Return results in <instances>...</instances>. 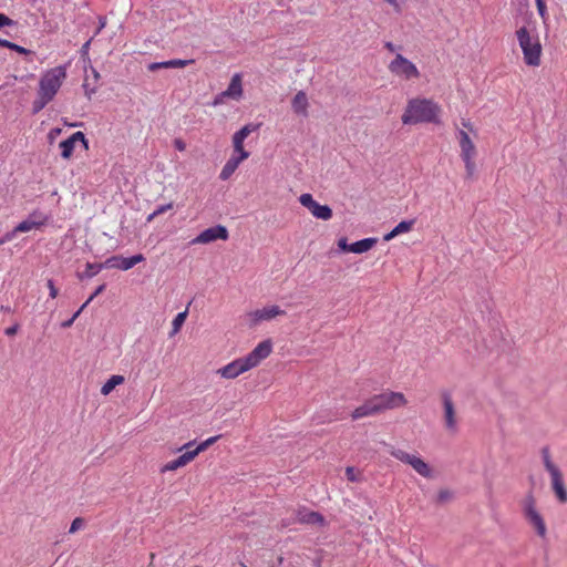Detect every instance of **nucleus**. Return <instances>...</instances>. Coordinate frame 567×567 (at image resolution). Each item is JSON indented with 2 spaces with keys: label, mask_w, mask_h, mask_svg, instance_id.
<instances>
[{
  "label": "nucleus",
  "mask_w": 567,
  "mask_h": 567,
  "mask_svg": "<svg viewBox=\"0 0 567 567\" xmlns=\"http://www.w3.org/2000/svg\"><path fill=\"white\" fill-rule=\"evenodd\" d=\"M406 404V400L401 392L384 391L365 400L352 413V420H359L367 416L377 415L385 410H392Z\"/></svg>",
  "instance_id": "nucleus-1"
},
{
  "label": "nucleus",
  "mask_w": 567,
  "mask_h": 567,
  "mask_svg": "<svg viewBox=\"0 0 567 567\" xmlns=\"http://www.w3.org/2000/svg\"><path fill=\"white\" fill-rule=\"evenodd\" d=\"M440 106L427 99H412L402 114V123L404 125H416L421 123H440Z\"/></svg>",
  "instance_id": "nucleus-2"
},
{
  "label": "nucleus",
  "mask_w": 567,
  "mask_h": 567,
  "mask_svg": "<svg viewBox=\"0 0 567 567\" xmlns=\"http://www.w3.org/2000/svg\"><path fill=\"white\" fill-rule=\"evenodd\" d=\"M516 38L522 49L524 62L528 66H538L540 64L542 44L537 33L530 34L526 27L516 31Z\"/></svg>",
  "instance_id": "nucleus-3"
},
{
  "label": "nucleus",
  "mask_w": 567,
  "mask_h": 567,
  "mask_svg": "<svg viewBox=\"0 0 567 567\" xmlns=\"http://www.w3.org/2000/svg\"><path fill=\"white\" fill-rule=\"evenodd\" d=\"M66 78V65H59L50 69L42 74L39 82V93L44 94L49 99H54L60 90L64 79Z\"/></svg>",
  "instance_id": "nucleus-4"
},
{
  "label": "nucleus",
  "mask_w": 567,
  "mask_h": 567,
  "mask_svg": "<svg viewBox=\"0 0 567 567\" xmlns=\"http://www.w3.org/2000/svg\"><path fill=\"white\" fill-rule=\"evenodd\" d=\"M523 514L537 535L544 538L547 534L546 524L543 516L536 509V502L532 493L527 494L523 502Z\"/></svg>",
  "instance_id": "nucleus-5"
},
{
  "label": "nucleus",
  "mask_w": 567,
  "mask_h": 567,
  "mask_svg": "<svg viewBox=\"0 0 567 567\" xmlns=\"http://www.w3.org/2000/svg\"><path fill=\"white\" fill-rule=\"evenodd\" d=\"M391 455L394 458L411 465L413 470L423 477L430 478L432 476V470L430 468L429 464L425 463L421 457L409 454L403 450H393Z\"/></svg>",
  "instance_id": "nucleus-6"
},
{
  "label": "nucleus",
  "mask_w": 567,
  "mask_h": 567,
  "mask_svg": "<svg viewBox=\"0 0 567 567\" xmlns=\"http://www.w3.org/2000/svg\"><path fill=\"white\" fill-rule=\"evenodd\" d=\"M389 69L392 73L408 80L420 76V72L415 64L401 54H396L394 60L391 61Z\"/></svg>",
  "instance_id": "nucleus-7"
},
{
  "label": "nucleus",
  "mask_w": 567,
  "mask_h": 567,
  "mask_svg": "<svg viewBox=\"0 0 567 567\" xmlns=\"http://www.w3.org/2000/svg\"><path fill=\"white\" fill-rule=\"evenodd\" d=\"M300 204L308 208L310 213L318 219L329 220L332 217V209L328 205H321L313 199L311 194H302L299 197Z\"/></svg>",
  "instance_id": "nucleus-8"
},
{
  "label": "nucleus",
  "mask_w": 567,
  "mask_h": 567,
  "mask_svg": "<svg viewBox=\"0 0 567 567\" xmlns=\"http://www.w3.org/2000/svg\"><path fill=\"white\" fill-rule=\"evenodd\" d=\"M144 260H145V257L143 254H136L131 257H123L121 255H114V256L109 257L103 262V266H106L107 269L109 268H117V269L126 271Z\"/></svg>",
  "instance_id": "nucleus-9"
},
{
  "label": "nucleus",
  "mask_w": 567,
  "mask_h": 567,
  "mask_svg": "<svg viewBox=\"0 0 567 567\" xmlns=\"http://www.w3.org/2000/svg\"><path fill=\"white\" fill-rule=\"evenodd\" d=\"M228 236L229 234L225 226L216 225L203 230L192 240V244H209L218 239L227 240Z\"/></svg>",
  "instance_id": "nucleus-10"
},
{
  "label": "nucleus",
  "mask_w": 567,
  "mask_h": 567,
  "mask_svg": "<svg viewBox=\"0 0 567 567\" xmlns=\"http://www.w3.org/2000/svg\"><path fill=\"white\" fill-rule=\"evenodd\" d=\"M76 143H81L84 147V150H89V141L85 137L84 133L81 131H78L73 133L70 137L66 140L60 142L59 148L61 150V157L64 159H69L73 152Z\"/></svg>",
  "instance_id": "nucleus-11"
},
{
  "label": "nucleus",
  "mask_w": 567,
  "mask_h": 567,
  "mask_svg": "<svg viewBox=\"0 0 567 567\" xmlns=\"http://www.w3.org/2000/svg\"><path fill=\"white\" fill-rule=\"evenodd\" d=\"M272 351V342L270 339L264 340L257 347L245 355L246 361L250 364L251 369L257 367L264 359L269 357Z\"/></svg>",
  "instance_id": "nucleus-12"
},
{
  "label": "nucleus",
  "mask_w": 567,
  "mask_h": 567,
  "mask_svg": "<svg viewBox=\"0 0 567 567\" xmlns=\"http://www.w3.org/2000/svg\"><path fill=\"white\" fill-rule=\"evenodd\" d=\"M250 364L245 357L238 358L218 370V373L225 379H235L239 374L250 370Z\"/></svg>",
  "instance_id": "nucleus-13"
},
{
  "label": "nucleus",
  "mask_w": 567,
  "mask_h": 567,
  "mask_svg": "<svg viewBox=\"0 0 567 567\" xmlns=\"http://www.w3.org/2000/svg\"><path fill=\"white\" fill-rule=\"evenodd\" d=\"M442 401L444 409V425L451 432H456L457 421L455 416V408L451 394L447 391L442 392Z\"/></svg>",
  "instance_id": "nucleus-14"
},
{
  "label": "nucleus",
  "mask_w": 567,
  "mask_h": 567,
  "mask_svg": "<svg viewBox=\"0 0 567 567\" xmlns=\"http://www.w3.org/2000/svg\"><path fill=\"white\" fill-rule=\"evenodd\" d=\"M47 220V216L38 210H34L28 216L27 219L22 220L16 226V231L28 233L32 229H39L45 225Z\"/></svg>",
  "instance_id": "nucleus-15"
},
{
  "label": "nucleus",
  "mask_w": 567,
  "mask_h": 567,
  "mask_svg": "<svg viewBox=\"0 0 567 567\" xmlns=\"http://www.w3.org/2000/svg\"><path fill=\"white\" fill-rule=\"evenodd\" d=\"M297 520L301 524L319 526H323L326 523V518L322 514L307 508H302L297 512Z\"/></svg>",
  "instance_id": "nucleus-16"
},
{
  "label": "nucleus",
  "mask_w": 567,
  "mask_h": 567,
  "mask_svg": "<svg viewBox=\"0 0 567 567\" xmlns=\"http://www.w3.org/2000/svg\"><path fill=\"white\" fill-rule=\"evenodd\" d=\"M553 491L560 503H567V489L565 487L561 472L550 474Z\"/></svg>",
  "instance_id": "nucleus-17"
},
{
  "label": "nucleus",
  "mask_w": 567,
  "mask_h": 567,
  "mask_svg": "<svg viewBox=\"0 0 567 567\" xmlns=\"http://www.w3.org/2000/svg\"><path fill=\"white\" fill-rule=\"evenodd\" d=\"M243 95L241 76L236 73L233 75L228 87L221 92V96H227L233 100H239Z\"/></svg>",
  "instance_id": "nucleus-18"
},
{
  "label": "nucleus",
  "mask_w": 567,
  "mask_h": 567,
  "mask_svg": "<svg viewBox=\"0 0 567 567\" xmlns=\"http://www.w3.org/2000/svg\"><path fill=\"white\" fill-rule=\"evenodd\" d=\"M194 60H182V59H173L162 62H153L148 64L150 71H156L159 69H179L185 68L186 65L193 63Z\"/></svg>",
  "instance_id": "nucleus-19"
},
{
  "label": "nucleus",
  "mask_w": 567,
  "mask_h": 567,
  "mask_svg": "<svg viewBox=\"0 0 567 567\" xmlns=\"http://www.w3.org/2000/svg\"><path fill=\"white\" fill-rule=\"evenodd\" d=\"M259 128V124H252V123H249V124H246L245 126H243L239 131H237L234 135H233V144H234V150H241V145H244V141L247 138V136L257 131Z\"/></svg>",
  "instance_id": "nucleus-20"
},
{
  "label": "nucleus",
  "mask_w": 567,
  "mask_h": 567,
  "mask_svg": "<svg viewBox=\"0 0 567 567\" xmlns=\"http://www.w3.org/2000/svg\"><path fill=\"white\" fill-rule=\"evenodd\" d=\"M285 311L278 306H269L252 312L254 320L256 322L262 320H271L272 318L284 315Z\"/></svg>",
  "instance_id": "nucleus-21"
},
{
  "label": "nucleus",
  "mask_w": 567,
  "mask_h": 567,
  "mask_svg": "<svg viewBox=\"0 0 567 567\" xmlns=\"http://www.w3.org/2000/svg\"><path fill=\"white\" fill-rule=\"evenodd\" d=\"M457 138L461 148V156L476 155L475 145L473 144L472 140L470 138L468 134L465 131L460 130L457 132Z\"/></svg>",
  "instance_id": "nucleus-22"
},
{
  "label": "nucleus",
  "mask_w": 567,
  "mask_h": 567,
  "mask_svg": "<svg viewBox=\"0 0 567 567\" xmlns=\"http://www.w3.org/2000/svg\"><path fill=\"white\" fill-rule=\"evenodd\" d=\"M414 223H415L414 219L400 221L390 233L384 235L383 240L390 241L398 235L410 231L412 229Z\"/></svg>",
  "instance_id": "nucleus-23"
},
{
  "label": "nucleus",
  "mask_w": 567,
  "mask_h": 567,
  "mask_svg": "<svg viewBox=\"0 0 567 567\" xmlns=\"http://www.w3.org/2000/svg\"><path fill=\"white\" fill-rule=\"evenodd\" d=\"M378 243V239L374 237H368L363 238L361 240H358L355 243L351 244V252L353 254H363L370 250L375 244Z\"/></svg>",
  "instance_id": "nucleus-24"
},
{
  "label": "nucleus",
  "mask_w": 567,
  "mask_h": 567,
  "mask_svg": "<svg viewBox=\"0 0 567 567\" xmlns=\"http://www.w3.org/2000/svg\"><path fill=\"white\" fill-rule=\"evenodd\" d=\"M103 269H107L106 266H103V262H86L85 270L83 272H79L76 276L80 280L93 278Z\"/></svg>",
  "instance_id": "nucleus-25"
},
{
  "label": "nucleus",
  "mask_w": 567,
  "mask_h": 567,
  "mask_svg": "<svg viewBox=\"0 0 567 567\" xmlns=\"http://www.w3.org/2000/svg\"><path fill=\"white\" fill-rule=\"evenodd\" d=\"M292 109L297 114H306L308 107V99L303 91H299L292 99Z\"/></svg>",
  "instance_id": "nucleus-26"
},
{
  "label": "nucleus",
  "mask_w": 567,
  "mask_h": 567,
  "mask_svg": "<svg viewBox=\"0 0 567 567\" xmlns=\"http://www.w3.org/2000/svg\"><path fill=\"white\" fill-rule=\"evenodd\" d=\"M239 162L235 158V155H233L224 165L221 168V172L219 174V178L221 181H227L237 169L239 166Z\"/></svg>",
  "instance_id": "nucleus-27"
},
{
  "label": "nucleus",
  "mask_w": 567,
  "mask_h": 567,
  "mask_svg": "<svg viewBox=\"0 0 567 567\" xmlns=\"http://www.w3.org/2000/svg\"><path fill=\"white\" fill-rule=\"evenodd\" d=\"M125 379L123 375L114 374L112 375L101 388V393L103 395H109L117 385L124 383Z\"/></svg>",
  "instance_id": "nucleus-28"
},
{
  "label": "nucleus",
  "mask_w": 567,
  "mask_h": 567,
  "mask_svg": "<svg viewBox=\"0 0 567 567\" xmlns=\"http://www.w3.org/2000/svg\"><path fill=\"white\" fill-rule=\"evenodd\" d=\"M194 445V442L190 441L186 444H184L179 450H186V452H184L181 457L183 458V462L185 465H187L189 462H192L198 454H199V451H197V447L193 449V450H189L190 446Z\"/></svg>",
  "instance_id": "nucleus-29"
},
{
  "label": "nucleus",
  "mask_w": 567,
  "mask_h": 567,
  "mask_svg": "<svg viewBox=\"0 0 567 567\" xmlns=\"http://www.w3.org/2000/svg\"><path fill=\"white\" fill-rule=\"evenodd\" d=\"M0 48H7L11 51H14L19 54H22V55H28V54H32V51L17 44V43H13L9 40H6V39H1L0 38Z\"/></svg>",
  "instance_id": "nucleus-30"
},
{
  "label": "nucleus",
  "mask_w": 567,
  "mask_h": 567,
  "mask_svg": "<svg viewBox=\"0 0 567 567\" xmlns=\"http://www.w3.org/2000/svg\"><path fill=\"white\" fill-rule=\"evenodd\" d=\"M542 457H543V462H544V466L546 468V471L549 473V474H553V473H556L558 471H560L553 462H551V458H550V454H549V449L547 446L543 447L542 449Z\"/></svg>",
  "instance_id": "nucleus-31"
},
{
  "label": "nucleus",
  "mask_w": 567,
  "mask_h": 567,
  "mask_svg": "<svg viewBox=\"0 0 567 567\" xmlns=\"http://www.w3.org/2000/svg\"><path fill=\"white\" fill-rule=\"evenodd\" d=\"M52 99H49L44 94H41L38 92L37 99L32 103V113L38 114L40 111H42L48 103H50Z\"/></svg>",
  "instance_id": "nucleus-32"
},
{
  "label": "nucleus",
  "mask_w": 567,
  "mask_h": 567,
  "mask_svg": "<svg viewBox=\"0 0 567 567\" xmlns=\"http://www.w3.org/2000/svg\"><path fill=\"white\" fill-rule=\"evenodd\" d=\"M187 318V311H183V312H179L175 316V318L173 319V322H172V326H173V330L171 332V336L177 333L179 331V329L182 328V326L184 324L185 320Z\"/></svg>",
  "instance_id": "nucleus-33"
},
{
  "label": "nucleus",
  "mask_w": 567,
  "mask_h": 567,
  "mask_svg": "<svg viewBox=\"0 0 567 567\" xmlns=\"http://www.w3.org/2000/svg\"><path fill=\"white\" fill-rule=\"evenodd\" d=\"M476 155H464V156H461L464 164H465V169H466V176L467 177H472L474 175V172H475V162H474V158H475Z\"/></svg>",
  "instance_id": "nucleus-34"
},
{
  "label": "nucleus",
  "mask_w": 567,
  "mask_h": 567,
  "mask_svg": "<svg viewBox=\"0 0 567 567\" xmlns=\"http://www.w3.org/2000/svg\"><path fill=\"white\" fill-rule=\"evenodd\" d=\"M183 466H185V464H184V462H183V458H182V457H181V455H179L177 458H175V460H173V461H171V462L166 463V464L161 468V472H162V473H165V472H169V471H175V470H177V468H179V467H183Z\"/></svg>",
  "instance_id": "nucleus-35"
},
{
  "label": "nucleus",
  "mask_w": 567,
  "mask_h": 567,
  "mask_svg": "<svg viewBox=\"0 0 567 567\" xmlns=\"http://www.w3.org/2000/svg\"><path fill=\"white\" fill-rule=\"evenodd\" d=\"M220 436L219 435H216V436H212L207 440H205L204 442L199 443L196 447H197V451L200 452H204L205 450H207L210 445H213Z\"/></svg>",
  "instance_id": "nucleus-36"
},
{
  "label": "nucleus",
  "mask_w": 567,
  "mask_h": 567,
  "mask_svg": "<svg viewBox=\"0 0 567 567\" xmlns=\"http://www.w3.org/2000/svg\"><path fill=\"white\" fill-rule=\"evenodd\" d=\"M453 497V493L449 489H441L437 494V498H436V502L440 503V504H443L445 502H449L450 499H452Z\"/></svg>",
  "instance_id": "nucleus-37"
},
{
  "label": "nucleus",
  "mask_w": 567,
  "mask_h": 567,
  "mask_svg": "<svg viewBox=\"0 0 567 567\" xmlns=\"http://www.w3.org/2000/svg\"><path fill=\"white\" fill-rule=\"evenodd\" d=\"M84 526V519L81 518V517H76L73 519V522L71 523V526H70V529H69V533L70 534H74L75 532H78L80 528H82Z\"/></svg>",
  "instance_id": "nucleus-38"
},
{
  "label": "nucleus",
  "mask_w": 567,
  "mask_h": 567,
  "mask_svg": "<svg viewBox=\"0 0 567 567\" xmlns=\"http://www.w3.org/2000/svg\"><path fill=\"white\" fill-rule=\"evenodd\" d=\"M537 11L543 21L545 22L548 19L547 8L545 1L536 2Z\"/></svg>",
  "instance_id": "nucleus-39"
},
{
  "label": "nucleus",
  "mask_w": 567,
  "mask_h": 567,
  "mask_svg": "<svg viewBox=\"0 0 567 567\" xmlns=\"http://www.w3.org/2000/svg\"><path fill=\"white\" fill-rule=\"evenodd\" d=\"M17 24L16 21L7 17L4 13L0 12V29L4 27H14Z\"/></svg>",
  "instance_id": "nucleus-40"
},
{
  "label": "nucleus",
  "mask_w": 567,
  "mask_h": 567,
  "mask_svg": "<svg viewBox=\"0 0 567 567\" xmlns=\"http://www.w3.org/2000/svg\"><path fill=\"white\" fill-rule=\"evenodd\" d=\"M235 153H238V155H235V158L241 163L243 161H245L246 158L249 157V152H247L245 148H244V145H241V150H234Z\"/></svg>",
  "instance_id": "nucleus-41"
},
{
  "label": "nucleus",
  "mask_w": 567,
  "mask_h": 567,
  "mask_svg": "<svg viewBox=\"0 0 567 567\" xmlns=\"http://www.w3.org/2000/svg\"><path fill=\"white\" fill-rule=\"evenodd\" d=\"M47 286L49 288V295L52 299L56 298L58 293H59V290L58 288L55 287L54 285V281L52 279H49L47 281Z\"/></svg>",
  "instance_id": "nucleus-42"
},
{
  "label": "nucleus",
  "mask_w": 567,
  "mask_h": 567,
  "mask_svg": "<svg viewBox=\"0 0 567 567\" xmlns=\"http://www.w3.org/2000/svg\"><path fill=\"white\" fill-rule=\"evenodd\" d=\"M338 247L342 250V251H346V252H351V244H348V240L346 237H341L339 240H338Z\"/></svg>",
  "instance_id": "nucleus-43"
},
{
  "label": "nucleus",
  "mask_w": 567,
  "mask_h": 567,
  "mask_svg": "<svg viewBox=\"0 0 567 567\" xmlns=\"http://www.w3.org/2000/svg\"><path fill=\"white\" fill-rule=\"evenodd\" d=\"M106 288L105 284L100 285L93 293L89 297V299L85 301V303H90L95 297H97L100 293H102Z\"/></svg>",
  "instance_id": "nucleus-44"
},
{
  "label": "nucleus",
  "mask_w": 567,
  "mask_h": 567,
  "mask_svg": "<svg viewBox=\"0 0 567 567\" xmlns=\"http://www.w3.org/2000/svg\"><path fill=\"white\" fill-rule=\"evenodd\" d=\"M173 208V203H168V204H165V205H159L156 209H155V214H157V216L166 213L167 210L172 209Z\"/></svg>",
  "instance_id": "nucleus-45"
},
{
  "label": "nucleus",
  "mask_w": 567,
  "mask_h": 567,
  "mask_svg": "<svg viewBox=\"0 0 567 567\" xmlns=\"http://www.w3.org/2000/svg\"><path fill=\"white\" fill-rule=\"evenodd\" d=\"M19 231H16V227L10 230V231H7L3 236H2V241L4 243H9L18 234Z\"/></svg>",
  "instance_id": "nucleus-46"
},
{
  "label": "nucleus",
  "mask_w": 567,
  "mask_h": 567,
  "mask_svg": "<svg viewBox=\"0 0 567 567\" xmlns=\"http://www.w3.org/2000/svg\"><path fill=\"white\" fill-rule=\"evenodd\" d=\"M19 323H14L13 326L11 327H8L6 330H4V333L6 336L8 337H13L17 334L18 330H19Z\"/></svg>",
  "instance_id": "nucleus-47"
},
{
  "label": "nucleus",
  "mask_w": 567,
  "mask_h": 567,
  "mask_svg": "<svg viewBox=\"0 0 567 567\" xmlns=\"http://www.w3.org/2000/svg\"><path fill=\"white\" fill-rule=\"evenodd\" d=\"M62 133V128L60 127H53L50 130L48 137L50 142H52L56 136H59Z\"/></svg>",
  "instance_id": "nucleus-48"
},
{
  "label": "nucleus",
  "mask_w": 567,
  "mask_h": 567,
  "mask_svg": "<svg viewBox=\"0 0 567 567\" xmlns=\"http://www.w3.org/2000/svg\"><path fill=\"white\" fill-rule=\"evenodd\" d=\"M85 96L91 100L92 95L96 92L95 87H90L87 83L83 84Z\"/></svg>",
  "instance_id": "nucleus-49"
},
{
  "label": "nucleus",
  "mask_w": 567,
  "mask_h": 567,
  "mask_svg": "<svg viewBox=\"0 0 567 567\" xmlns=\"http://www.w3.org/2000/svg\"><path fill=\"white\" fill-rule=\"evenodd\" d=\"M174 147L177 151L183 152L186 148V144H185V142L183 140L176 138V140H174Z\"/></svg>",
  "instance_id": "nucleus-50"
},
{
  "label": "nucleus",
  "mask_w": 567,
  "mask_h": 567,
  "mask_svg": "<svg viewBox=\"0 0 567 567\" xmlns=\"http://www.w3.org/2000/svg\"><path fill=\"white\" fill-rule=\"evenodd\" d=\"M346 475H347V478L349 481H351V482L355 481L354 468L353 467H347Z\"/></svg>",
  "instance_id": "nucleus-51"
},
{
  "label": "nucleus",
  "mask_w": 567,
  "mask_h": 567,
  "mask_svg": "<svg viewBox=\"0 0 567 567\" xmlns=\"http://www.w3.org/2000/svg\"><path fill=\"white\" fill-rule=\"evenodd\" d=\"M86 306H87V303H85V302H84V303L80 307V309H79L76 312H74V315L72 316V318L75 320V319L80 316V313L83 311V309H84Z\"/></svg>",
  "instance_id": "nucleus-52"
},
{
  "label": "nucleus",
  "mask_w": 567,
  "mask_h": 567,
  "mask_svg": "<svg viewBox=\"0 0 567 567\" xmlns=\"http://www.w3.org/2000/svg\"><path fill=\"white\" fill-rule=\"evenodd\" d=\"M73 322H74V319L71 317L69 320L62 322L61 326H62V328H69L73 324Z\"/></svg>",
  "instance_id": "nucleus-53"
},
{
  "label": "nucleus",
  "mask_w": 567,
  "mask_h": 567,
  "mask_svg": "<svg viewBox=\"0 0 567 567\" xmlns=\"http://www.w3.org/2000/svg\"><path fill=\"white\" fill-rule=\"evenodd\" d=\"M224 97H225V96H221V93H220V94H218V95L215 97V100H214V105H218V104L223 103Z\"/></svg>",
  "instance_id": "nucleus-54"
},
{
  "label": "nucleus",
  "mask_w": 567,
  "mask_h": 567,
  "mask_svg": "<svg viewBox=\"0 0 567 567\" xmlns=\"http://www.w3.org/2000/svg\"><path fill=\"white\" fill-rule=\"evenodd\" d=\"M384 47L391 52L395 50V47L392 42H385Z\"/></svg>",
  "instance_id": "nucleus-55"
},
{
  "label": "nucleus",
  "mask_w": 567,
  "mask_h": 567,
  "mask_svg": "<svg viewBox=\"0 0 567 567\" xmlns=\"http://www.w3.org/2000/svg\"><path fill=\"white\" fill-rule=\"evenodd\" d=\"M157 216V214H155V210L148 215L147 217V221H152L155 217Z\"/></svg>",
  "instance_id": "nucleus-56"
},
{
  "label": "nucleus",
  "mask_w": 567,
  "mask_h": 567,
  "mask_svg": "<svg viewBox=\"0 0 567 567\" xmlns=\"http://www.w3.org/2000/svg\"><path fill=\"white\" fill-rule=\"evenodd\" d=\"M92 74H93L95 80H97L100 78V74H99V72L95 69H92Z\"/></svg>",
  "instance_id": "nucleus-57"
},
{
  "label": "nucleus",
  "mask_w": 567,
  "mask_h": 567,
  "mask_svg": "<svg viewBox=\"0 0 567 567\" xmlns=\"http://www.w3.org/2000/svg\"><path fill=\"white\" fill-rule=\"evenodd\" d=\"M89 45H90V41L85 42L82 47V50H87Z\"/></svg>",
  "instance_id": "nucleus-58"
},
{
  "label": "nucleus",
  "mask_w": 567,
  "mask_h": 567,
  "mask_svg": "<svg viewBox=\"0 0 567 567\" xmlns=\"http://www.w3.org/2000/svg\"><path fill=\"white\" fill-rule=\"evenodd\" d=\"M463 125H464L465 127H467L468 130H472V125H471V123H468V122H467V123H466V122H463Z\"/></svg>",
  "instance_id": "nucleus-59"
},
{
  "label": "nucleus",
  "mask_w": 567,
  "mask_h": 567,
  "mask_svg": "<svg viewBox=\"0 0 567 567\" xmlns=\"http://www.w3.org/2000/svg\"><path fill=\"white\" fill-rule=\"evenodd\" d=\"M315 567H321V563L319 559L315 560Z\"/></svg>",
  "instance_id": "nucleus-60"
},
{
  "label": "nucleus",
  "mask_w": 567,
  "mask_h": 567,
  "mask_svg": "<svg viewBox=\"0 0 567 567\" xmlns=\"http://www.w3.org/2000/svg\"><path fill=\"white\" fill-rule=\"evenodd\" d=\"M386 1H388L389 3H391V4H396V3H395V0H386Z\"/></svg>",
  "instance_id": "nucleus-61"
},
{
  "label": "nucleus",
  "mask_w": 567,
  "mask_h": 567,
  "mask_svg": "<svg viewBox=\"0 0 567 567\" xmlns=\"http://www.w3.org/2000/svg\"><path fill=\"white\" fill-rule=\"evenodd\" d=\"M6 244L4 241H2V237H0V246Z\"/></svg>",
  "instance_id": "nucleus-62"
},
{
  "label": "nucleus",
  "mask_w": 567,
  "mask_h": 567,
  "mask_svg": "<svg viewBox=\"0 0 567 567\" xmlns=\"http://www.w3.org/2000/svg\"><path fill=\"white\" fill-rule=\"evenodd\" d=\"M2 309H3V311H10V308H3L2 307Z\"/></svg>",
  "instance_id": "nucleus-63"
}]
</instances>
